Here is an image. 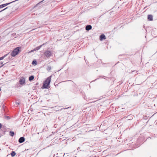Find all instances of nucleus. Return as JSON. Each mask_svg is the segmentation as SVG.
<instances>
[{
    "instance_id": "f257e3e1",
    "label": "nucleus",
    "mask_w": 157,
    "mask_h": 157,
    "mask_svg": "<svg viewBox=\"0 0 157 157\" xmlns=\"http://www.w3.org/2000/svg\"><path fill=\"white\" fill-rule=\"evenodd\" d=\"M51 76L48 77L47 79L44 81L43 83L42 88L43 89H46L48 88V86L49 85L51 80Z\"/></svg>"
},
{
    "instance_id": "f03ea898",
    "label": "nucleus",
    "mask_w": 157,
    "mask_h": 157,
    "mask_svg": "<svg viewBox=\"0 0 157 157\" xmlns=\"http://www.w3.org/2000/svg\"><path fill=\"white\" fill-rule=\"evenodd\" d=\"M20 48H21L19 47H17L15 48L11 54V56L13 57H14L17 55L19 52H20Z\"/></svg>"
},
{
    "instance_id": "7ed1b4c3",
    "label": "nucleus",
    "mask_w": 157,
    "mask_h": 157,
    "mask_svg": "<svg viewBox=\"0 0 157 157\" xmlns=\"http://www.w3.org/2000/svg\"><path fill=\"white\" fill-rule=\"evenodd\" d=\"M44 55L45 56H46L48 58H49L52 56V53L51 51L47 50L44 52Z\"/></svg>"
},
{
    "instance_id": "20e7f679",
    "label": "nucleus",
    "mask_w": 157,
    "mask_h": 157,
    "mask_svg": "<svg viewBox=\"0 0 157 157\" xmlns=\"http://www.w3.org/2000/svg\"><path fill=\"white\" fill-rule=\"evenodd\" d=\"M17 0H15V1H13V2H10V3H5V4H4L0 5V9L3 8V7H4L6 6H7L10 4H11V3L13 2H16V1H17Z\"/></svg>"
},
{
    "instance_id": "39448f33",
    "label": "nucleus",
    "mask_w": 157,
    "mask_h": 157,
    "mask_svg": "<svg viewBox=\"0 0 157 157\" xmlns=\"http://www.w3.org/2000/svg\"><path fill=\"white\" fill-rule=\"evenodd\" d=\"M44 44H43L42 45H41L39 46H38L34 48V49L31 50L30 52H32L36 50H39L43 45H44Z\"/></svg>"
},
{
    "instance_id": "423d86ee",
    "label": "nucleus",
    "mask_w": 157,
    "mask_h": 157,
    "mask_svg": "<svg viewBox=\"0 0 157 157\" xmlns=\"http://www.w3.org/2000/svg\"><path fill=\"white\" fill-rule=\"evenodd\" d=\"M25 79L24 78H22L19 80V83L21 85H23L25 82Z\"/></svg>"
},
{
    "instance_id": "0eeeda50",
    "label": "nucleus",
    "mask_w": 157,
    "mask_h": 157,
    "mask_svg": "<svg viewBox=\"0 0 157 157\" xmlns=\"http://www.w3.org/2000/svg\"><path fill=\"white\" fill-rule=\"evenodd\" d=\"M25 140V138L23 137H21L18 140V142L19 143H21L23 142Z\"/></svg>"
},
{
    "instance_id": "6e6552de",
    "label": "nucleus",
    "mask_w": 157,
    "mask_h": 157,
    "mask_svg": "<svg viewBox=\"0 0 157 157\" xmlns=\"http://www.w3.org/2000/svg\"><path fill=\"white\" fill-rule=\"evenodd\" d=\"M106 39V37L104 34H101L100 36V39L101 40Z\"/></svg>"
},
{
    "instance_id": "1a4fd4ad",
    "label": "nucleus",
    "mask_w": 157,
    "mask_h": 157,
    "mask_svg": "<svg viewBox=\"0 0 157 157\" xmlns=\"http://www.w3.org/2000/svg\"><path fill=\"white\" fill-rule=\"evenodd\" d=\"M92 29V26L91 25H87L86 27V30L87 31H89Z\"/></svg>"
},
{
    "instance_id": "9d476101",
    "label": "nucleus",
    "mask_w": 157,
    "mask_h": 157,
    "mask_svg": "<svg viewBox=\"0 0 157 157\" xmlns=\"http://www.w3.org/2000/svg\"><path fill=\"white\" fill-rule=\"evenodd\" d=\"M147 19L149 21H152L153 20V16L151 15H148Z\"/></svg>"
},
{
    "instance_id": "9b49d317",
    "label": "nucleus",
    "mask_w": 157,
    "mask_h": 157,
    "mask_svg": "<svg viewBox=\"0 0 157 157\" xmlns=\"http://www.w3.org/2000/svg\"><path fill=\"white\" fill-rule=\"evenodd\" d=\"M10 155L12 157H14L16 155V153L15 151H12L11 153H10Z\"/></svg>"
},
{
    "instance_id": "f8f14e48",
    "label": "nucleus",
    "mask_w": 157,
    "mask_h": 157,
    "mask_svg": "<svg viewBox=\"0 0 157 157\" xmlns=\"http://www.w3.org/2000/svg\"><path fill=\"white\" fill-rule=\"evenodd\" d=\"M34 78V76L33 75H32L30 76L29 78V81H31Z\"/></svg>"
},
{
    "instance_id": "ddd939ff",
    "label": "nucleus",
    "mask_w": 157,
    "mask_h": 157,
    "mask_svg": "<svg viewBox=\"0 0 157 157\" xmlns=\"http://www.w3.org/2000/svg\"><path fill=\"white\" fill-rule=\"evenodd\" d=\"M14 135V133L13 132L10 131V135L11 136H13Z\"/></svg>"
},
{
    "instance_id": "4468645a",
    "label": "nucleus",
    "mask_w": 157,
    "mask_h": 157,
    "mask_svg": "<svg viewBox=\"0 0 157 157\" xmlns=\"http://www.w3.org/2000/svg\"><path fill=\"white\" fill-rule=\"evenodd\" d=\"M8 54H6L3 56L0 57V60H2L4 59L6 56H7Z\"/></svg>"
},
{
    "instance_id": "2eb2a0df",
    "label": "nucleus",
    "mask_w": 157,
    "mask_h": 157,
    "mask_svg": "<svg viewBox=\"0 0 157 157\" xmlns=\"http://www.w3.org/2000/svg\"><path fill=\"white\" fill-rule=\"evenodd\" d=\"M32 64L33 65H34V64L36 65L37 64V62L36 60H34L33 61L32 63Z\"/></svg>"
},
{
    "instance_id": "dca6fc26",
    "label": "nucleus",
    "mask_w": 157,
    "mask_h": 157,
    "mask_svg": "<svg viewBox=\"0 0 157 157\" xmlns=\"http://www.w3.org/2000/svg\"><path fill=\"white\" fill-rule=\"evenodd\" d=\"M4 118L5 119H10V118L9 116H5L4 117Z\"/></svg>"
},
{
    "instance_id": "f3484780",
    "label": "nucleus",
    "mask_w": 157,
    "mask_h": 157,
    "mask_svg": "<svg viewBox=\"0 0 157 157\" xmlns=\"http://www.w3.org/2000/svg\"><path fill=\"white\" fill-rule=\"evenodd\" d=\"M47 70H48V71H50V70H51V67H50V66H48V67Z\"/></svg>"
},
{
    "instance_id": "a211bd4d",
    "label": "nucleus",
    "mask_w": 157,
    "mask_h": 157,
    "mask_svg": "<svg viewBox=\"0 0 157 157\" xmlns=\"http://www.w3.org/2000/svg\"><path fill=\"white\" fill-rule=\"evenodd\" d=\"M8 8V7H6V8H5L4 9H3V10H1L0 11V12H2V11H4L6 9Z\"/></svg>"
},
{
    "instance_id": "6ab92c4d",
    "label": "nucleus",
    "mask_w": 157,
    "mask_h": 157,
    "mask_svg": "<svg viewBox=\"0 0 157 157\" xmlns=\"http://www.w3.org/2000/svg\"><path fill=\"white\" fill-rule=\"evenodd\" d=\"M15 104L16 105H19V102L18 101H16L15 102Z\"/></svg>"
},
{
    "instance_id": "aec40b11",
    "label": "nucleus",
    "mask_w": 157,
    "mask_h": 157,
    "mask_svg": "<svg viewBox=\"0 0 157 157\" xmlns=\"http://www.w3.org/2000/svg\"><path fill=\"white\" fill-rule=\"evenodd\" d=\"M0 64H2V65H3V62H0Z\"/></svg>"
},
{
    "instance_id": "412c9836",
    "label": "nucleus",
    "mask_w": 157,
    "mask_h": 157,
    "mask_svg": "<svg viewBox=\"0 0 157 157\" xmlns=\"http://www.w3.org/2000/svg\"><path fill=\"white\" fill-rule=\"evenodd\" d=\"M2 126V124H0V129L1 128Z\"/></svg>"
},
{
    "instance_id": "4be33fe9",
    "label": "nucleus",
    "mask_w": 157,
    "mask_h": 157,
    "mask_svg": "<svg viewBox=\"0 0 157 157\" xmlns=\"http://www.w3.org/2000/svg\"><path fill=\"white\" fill-rule=\"evenodd\" d=\"M2 66H3V65H2V66H0V68L1 67H2Z\"/></svg>"
},
{
    "instance_id": "5701e85b",
    "label": "nucleus",
    "mask_w": 157,
    "mask_h": 157,
    "mask_svg": "<svg viewBox=\"0 0 157 157\" xmlns=\"http://www.w3.org/2000/svg\"><path fill=\"white\" fill-rule=\"evenodd\" d=\"M43 1V0L42 1H41V2H42Z\"/></svg>"
},
{
    "instance_id": "b1692460",
    "label": "nucleus",
    "mask_w": 157,
    "mask_h": 157,
    "mask_svg": "<svg viewBox=\"0 0 157 157\" xmlns=\"http://www.w3.org/2000/svg\"><path fill=\"white\" fill-rule=\"evenodd\" d=\"M44 0H43V1H44Z\"/></svg>"
},
{
    "instance_id": "393cba45",
    "label": "nucleus",
    "mask_w": 157,
    "mask_h": 157,
    "mask_svg": "<svg viewBox=\"0 0 157 157\" xmlns=\"http://www.w3.org/2000/svg\"><path fill=\"white\" fill-rule=\"evenodd\" d=\"M44 0H43V1H44Z\"/></svg>"
},
{
    "instance_id": "a878e982",
    "label": "nucleus",
    "mask_w": 157,
    "mask_h": 157,
    "mask_svg": "<svg viewBox=\"0 0 157 157\" xmlns=\"http://www.w3.org/2000/svg\"><path fill=\"white\" fill-rule=\"evenodd\" d=\"M44 0H43V1H44Z\"/></svg>"
},
{
    "instance_id": "bb28decb",
    "label": "nucleus",
    "mask_w": 157,
    "mask_h": 157,
    "mask_svg": "<svg viewBox=\"0 0 157 157\" xmlns=\"http://www.w3.org/2000/svg\"><path fill=\"white\" fill-rule=\"evenodd\" d=\"M44 0H43V1H44Z\"/></svg>"
},
{
    "instance_id": "cd10ccee",
    "label": "nucleus",
    "mask_w": 157,
    "mask_h": 157,
    "mask_svg": "<svg viewBox=\"0 0 157 157\" xmlns=\"http://www.w3.org/2000/svg\"><path fill=\"white\" fill-rule=\"evenodd\" d=\"M44 0H43V1H44Z\"/></svg>"
},
{
    "instance_id": "c85d7f7f",
    "label": "nucleus",
    "mask_w": 157,
    "mask_h": 157,
    "mask_svg": "<svg viewBox=\"0 0 157 157\" xmlns=\"http://www.w3.org/2000/svg\"><path fill=\"white\" fill-rule=\"evenodd\" d=\"M44 0H43V1H44Z\"/></svg>"
},
{
    "instance_id": "c756f323",
    "label": "nucleus",
    "mask_w": 157,
    "mask_h": 157,
    "mask_svg": "<svg viewBox=\"0 0 157 157\" xmlns=\"http://www.w3.org/2000/svg\"><path fill=\"white\" fill-rule=\"evenodd\" d=\"M44 0H43V1H44Z\"/></svg>"
},
{
    "instance_id": "7c9ffc66",
    "label": "nucleus",
    "mask_w": 157,
    "mask_h": 157,
    "mask_svg": "<svg viewBox=\"0 0 157 157\" xmlns=\"http://www.w3.org/2000/svg\"><path fill=\"white\" fill-rule=\"evenodd\" d=\"M44 0H43V1H44Z\"/></svg>"
}]
</instances>
